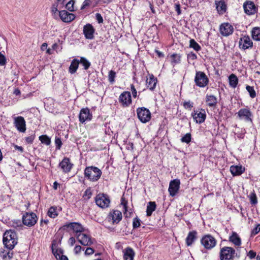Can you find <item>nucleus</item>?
<instances>
[{"label":"nucleus","instance_id":"c9c22d12","mask_svg":"<svg viewBox=\"0 0 260 260\" xmlns=\"http://www.w3.org/2000/svg\"><path fill=\"white\" fill-rule=\"evenodd\" d=\"M216 8L218 12L222 13L225 11L226 5L223 2H219L216 3Z\"/></svg>","mask_w":260,"mask_h":260},{"label":"nucleus","instance_id":"f3484780","mask_svg":"<svg viewBox=\"0 0 260 260\" xmlns=\"http://www.w3.org/2000/svg\"><path fill=\"white\" fill-rule=\"evenodd\" d=\"M92 114L88 108H82L79 114V121L83 123L86 121H90L92 119Z\"/></svg>","mask_w":260,"mask_h":260},{"label":"nucleus","instance_id":"a878e982","mask_svg":"<svg viewBox=\"0 0 260 260\" xmlns=\"http://www.w3.org/2000/svg\"><path fill=\"white\" fill-rule=\"evenodd\" d=\"M197 232L192 231L189 232L186 238V243L187 246H190L197 239Z\"/></svg>","mask_w":260,"mask_h":260},{"label":"nucleus","instance_id":"423d86ee","mask_svg":"<svg viewBox=\"0 0 260 260\" xmlns=\"http://www.w3.org/2000/svg\"><path fill=\"white\" fill-rule=\"evenodd\" d=\"M137 113L139 120L143 123H146L151 119L150 112L145 107L138 108Z\"/></svg>","mask_w":260,"mask_h":260},{"label":"nucleus","instance_id":"ddd939ff","mask_svg":"<svg viewBox=\"0 0 260 260\" xmlns=\"http://www.w3.org/2000/svg\"><path fill=\"white\" fill-rule=\"evenodd\" d=\"M77 239L82 245L84 246H90L94 243V241L89 235L84 233L78 235Z\"/></svg>","mask_w":260,"mask_h":260},{"label":"nucleus","instance_id":"5701e85b","mask_svg":"<svg viewBox=\"0 0 260 260\" xmlns=\"http://www.w3.org/2000/svg\"><path fill=\"white\" fill-rule=\"evenodd\" d=\"M245 13L248 15H252L256 12V7L252 2H247L243 5Z\"/></svg>","mask_w":260,"mask_h":260},{"label":"nucleus","instance_id":"e433bc0d","mask_svg":"<svg viewBox=\"0 0 260 260\" xmlns=\"http://www.w3.org/2000/svg\"><path fill=\"white\" fill-rule=\"evenodd\" d=\"M47 214L49 217L51 218H55L56 217L58 214L56 208L54 207H50L48 211Z\"/></svg>","mask_w":260,"mask_h":260},{"label":"nucleus","instance_id":"c03bdc74","mask_svg":"<svg viewBox=\"0 0 260 260\" xmlns=\"http://www.w3.org/2000/svg\"><path fill=\"white\" fill-rule=\"evenodd\" d=\"M246 88L251 98H254L256 96V93L253 87L247 85Z\"/></svg>","mask_w":260,"mask_h":260},{"label":"nucleus","instance_id":"4c0bfd02","mask_svg":"<svg viewBox=\"0 0 260 260\" xmlns=\"http://www.w3.org/2000/svg\"><path fill=\"white\" fill-rule=\"evenodd\" d=\"M189 46L197 51H198L201 49L200 46L193 39H191L190 40Z\"/></svg>","mask_w":260,"mask_h":260},{"label":"nucleus","instance_id":"a19ab883","mask_svg":"<svg viewBox=\"0 0 260 260\" xmlns=\"http://www.w3.org/2000/svg\"><path fill=\"white\" fill-rule=\"evenodd\" d=\"M11 226L17 229H21L23 226L20 220H14L11 221Z\"/></svg>","mask_w":260,"mask_h":260},{"label":"nucleus","instance_id":"bf43d9fd","mask_svg":"<svg viewBox=\"0 0 260 260\" xmlns=\"http://www.w3.org/2000/svg\"><path fill=\"white\" fill-rule=\"evenodd\" d=\"M247 256L250 258L252 259L256 256V252L253 250H250L247 253Z\"/></svg>","mask_w":260,"mask_h":260},{"label":"nucleus","instance_id":"4be33fe9","mask_svg":"<svg viewBox=\"0 0 260 260\" xmlns=\"http://www.w3.org/2000/svg\"><path fill=\"white\" fill-rule=\"evenodd\" d=\"M94 29L90 24H86L83 27V33L87 39H92L94 37Z\"/></svg>","mask_w":260,"mask_h":260},{"label":"nucleus","instance_id":"49530a36","mask_svg":"<svg viewBox=\"0 0 260 260\" xmlns=\"http://www.w3.org/2000/svg\"><path fill=\"white\" fill-rule=\"evenodd\" d=\"M74 4L75 1L74 0H71L66 4V8L68 10L71 12L74 11Z\"/></svg>","mask_w":260,"mask_h":260},{"label":"nucleus","instance_id":"f8f14e48","mask_svg":"<svg viewBox=\"0 0 260 260\" xmlns=\"http://www.w3.org/2000/svg\"><path fill=\"white\" fill-rule=\"evenodd\" d=\"M14 124L17 129L21 133L26 131V124L24 118L22 116L14 117Z\"/></svg>","mask_w":260,"mask_h":260},{"label":"nucleus","instance_id":"4d7b16f0","mask_svg":"<svg viewBox=\"0 0 260 260\" xmlns=\"http://www.w3.org/2000/svg\"><path fill=\"white\" fill-rule=\"evenodd\" d=\"M6 63V57L3 55L1 53H0V65L4 66Z\"/></svg>","mask_w":260,"mask_h":260},{"label":"nucleus","instance_id":"b1692460","mask_svg":"<svg viewBox=\"0 0 260 260\" xmlns=\"http://www.w3.org/2000/svg\"><path fill=\"white\" fill-rule=\"evenodd\" d=\"M135 252L131 247H127L123 250L124 260H134Z\"/></svg>","mask_w":260,"mask_h":260},{"label":"nucleus","instance_id":"09e8293b","mask_svg":"<svg viewBox=\"0 0 260 260\" xmlns=\"http://www.w3.org/2000/svg\"><path fill=\"white\" fill-rule=\"evenodd\" d=\"M249 198H250V203L254 205L257 203V201L256 196L254 192H253L250 194Z\"/></svg>","mask_w":260,"mask_h":260},{"label":"nucleus","instance_id":"a211bd4d","mask_svg":"<svg viewBox=\"0 0 260 260\" xmlns=\"http://www.w3.org/2000/svg\"><path fill=\"white\" fill-rule=\"evenodd\" d=\"M73 166V164L70 162V159L67 157H64L59 164V167L65 173L70 172Z\"/></svg>","mask_w":260,"mask_h":260},{"label":"nucleus","instance_id":"de8ad7c7","mask_svg":"<svg viewBox=\"0 0 260 260\" xmlns=\"http://www.w3.org/2000/svg\"><path fill=\"white\" fill-rule=\"evenodd\" d=\"M92 196V191L90 188H88L85 191L84 193L83 194V198L84 200H89Z\"/></svg>","mask_w":260,"mask_h":260},{"label":"nucleus","instance_id":"6e6d98bb","mask_svg":"<svg viewBox=\"0 0 260 260\" xmlns=\"http://www.w3.org/2000/svg\"><path fill=\"white\" fill-rule=\"evenodd\" d=\"M131 91H132L133 97L136 98L137 96V91L133 84H132L131 85Z\"/></svg>","mask_w":260,"mask_h":260},{"label":"nucleus","instance_id":"bb28decb","mask_svg":"<svg viewBox=\"0 0 260 260\" xmlns=\"http://www.w3.org/2000/svg\"><path fill=\"white\" fill-rule=\"evenodd\" d=\"M157 80L153 75L150 76L146 80V85L147 87L151 90H153L156 85Z\"/></svg>","mask_w":260,"mask_h":260},{"label":"nucleus","instance_id":"c756f323","mask_svg":"<svg viewBox=\"0 0 260 260\" xmlns=\"http://www.w3.org/2000/svg\"><path fill=\"white\" fill-rule=\"evenodd\" d=\"M79 63V60H78L77 59H73L69 67L70 73H71V74L75 73L78 68Z\"/></svg>","mask_w":260,"mask_h":260},{"label":"nucleus","instance_id":"f03ea898","mask_svg":"<svg viewBox=\"0 0 260 260\" xmlns=\"http://www.w3.org/2000/svg\"><path fill=\"white\" fill-rule=\"evenodd\" d=\"M85 176L91 181H98L101 176L102 171L95 167H87L84 171Z\"/></svg>","mask_w":260,"mask_h":260},{"label":"nucleus","instance_id":"0e129e2a","mask_svg":"<svg viewBox=\"0 0 260 260\" xmlns=\"http://www.w3.org/2000/svg\"><path fill=\"white\" fill-rule=\"evenodd\" d=\"M81 250H82L81 246L80 245H78V246H75V247L74 248V251L76 254H78L81 252Z\"/></svg>","mask_w":260,"mask_h":260},{"label":"nucleus","instance_id":"473e14b6","mask_svg":"<svg viewBox=\"0 0 260 260\" xmlns=\"http://www.w3.org/2000/svg\"><path fill=\"white\" fill-rule=\"evenodd\" d=\"M251 35L253 40L260 41V28L254 27L251 31Z\"/></svg>","mask_w":260,"mask_h":260},{"label":"nucleus","instance_id":"1a4fd4ad","mask_svg":"<svg viewBox=\"0 0 260 260\" xmlns=\"http://www.w3.org/2000/svg\"><path fill=\"white\" fill-rule=\"evenodd\" d=\"M67 228H70L76 233V237L79 234H81L83 233L85 230L82 225L78 222H71L67 223L63 225L62 227L63 230H66Z\"/></svg>","mask_w":260,"mask_h":260},{"label":"nucleus","instance_id":"79ce46f5","mask_svg":"<svg viewBox=\"0 0 260 260\" xmlns=\"http://www.w3.org/2000/svg\"><path fill=\"white\" fill-rule=\"evenodd\" d=\"M116 77V72L113 70H110L108 74V80L111 84H113L115 81V78Z\"/></svg>","mask_w":260,"mask_h":260},{"label":"nucleus","instance_id":"69168bd1","mask_svg":"<svg viewBox=\"0 0 260 260\" xmlns=\"http://www.w3.org/2000/svg\"><path fill=\"white\" fill-rule=\"evenodd\" d=\"M90 0H85L83 2V5L81 7V9H84L86 7L90 5Z\"/></svg>","mask_w":260,"mask_h":260},{"label":"nucleus","instance_id":"cd10ccee","mask_svg":"<svg viewBox=\"0 0 260 260\" xmlns=\"http://www.w3.org/2000/svg\"><path fill=\"white\" fill-rule=\"evenodd\" d=\"M229 241L235 246H239L241 244V239L235 232H233L232 235L229 238Z\"/></svg>","mask_w":260,"mask_h":260},{"label":"nucleus","instance_id":"f704fd0d","mask_svg":"<svg viewBox=\"0 0 260 260\" xmlns=\"http://www.w3.org/2000/svg\"><path fill=\"white\" fill-rule=\"evenodd\" d=\"M63 6L60 5V3L56 2L52 5L51 7V13L53 15H55L58 11V8L61 9Z\"/></svg>","mask_w":260,"mask_h":260},{"label":"nucleus","instance_id":"ea45409f","mask_svg":"<svg viewBox=\"0 0 260 260\" xmlns=\"http://www.w3.org/2000/svg\"><path fill=\"white\" fill-rule=\"evenodd\" d=\"M39 140L42 143H44L47 145H50L51 141L50 138L46 135H42L39 137Z\"/></svg>","mask_w":260,"mask_h":260},{"label":"nucleus","instance_id":"052dcab7","mask_svg":"<svg viewBox=\"0 0 260 260\" xmlns=\"http://www.w3.org/2000/svg\"><path fill=\"white\" fill-rule=\"evenodd\" d=\"M175 9L178 15L181 14L180 5L179 3L175 4Z\"/></svg>","mask_w":260,"mask_h":260},{"label":"nucleus","instance_id":"e2e57ef3","mask_svg":"<svg viewBox=\"0 0 260 260\" xmlns=\"http://www.w3.org/2000/svg\"><path fill=\"white\" fill-rule=\"evenodd\" d=\"M95 17L98 22L99 23H102L103 22V17L100 13H96L95 15Z\"/></svg>","mask_w":260,"mask_h":260},{"label":"nucleus","instance_id":"6ab92c4d","mask_svg":"<svg viewBox=\"0 0 260 260\" xmlns=\"http://www.w3.org/2000/svg\"><path fill=\"white\" fill-rule=\"evenodd\" d=\"M59 16L62 21L69 23L74 20L75 16L72 13H70L66 10L59 11Z\"/></svg>","mask_w":260,"mask_h":260},{"label":"nucleus","instance_id":"412c9836","mask_svg":"<svg viewBox=\"0 0 260 260\" xmlns=\"http://www.w3.org/2000/svg\"><path fill=\"white\" fill-rule=\"evenodd\" d=\"M233 27L228 23L222 24L220 26V32L224 36H228L233 32Z\"/></svg>","mask_w":260,"mask_h":260},{"label":"nucleus","instance_id":"3c124183","mask_svg":"<svg viewBox=\"0 0 260 260\" xmlns=\"http://www.w3.org/2000/svg\"><path fill=\"white\" fill-rule=\"evenodd\" d=\"M141 225L140 220L138 218L136 217L133 219V226L134 229L138 228Z\"/></svg>","mask_w":260,"mask_h":260},{"label":"nucleus","instance_id":"9b49d317","mask_svg":"<svg viewBox=\"0 0 260 260\" xmlns=\"http://www.w3.org/2000/svg\"><path fill=\"white\" fill-rule=\"evenodd\" d=\"M240 119H243L247 122H252V114L248 108L241 109L237 113Z\"/></svg>","mask_w":260,"mask_h":260},{"label":"nucleus","instance_id":"5fc2aeb1","mask_svg":"<svg viewBox=\"0 0 260 260\" xmlns=\"http://www.w3.org/2000/svg\"><path fill=\"white\" fill-rule=\"evenodd\" d=\"M260 232V224H257L251 231V234L255 235Z\"/></svg>","mask_w":260,"mask_h":260},{"label":"nucleus","instance_id":"2eb2a0df","mask_svg":"<svg viewBox=\"0 0 260 260\" xmlns=\"http://www.w3.org/2000/svg\"><path fill=\"white\" fill-rule=\"evenodd\" d=\"M108 218L113 224H117L122 219L121 212L118 210H112L109 213Z\"/></svg>","mask_w":260,"mask_h":260},{"label":"nucleus","instance_id":"7c9ffc66","mask_svg":"<svg viewBox=\"0 0 260 260\" xmlns=\"http://www.w3.org/2000/svg\"><path fill=\"white\" fill-rule=\"evenodd\" d=\"M156 204L154 202H150L148 203L147 207V216H150L152 215V212L155 211L156 209Z\"/></svg>","mask_w":260,"mask_h":260},{"label":"nucleus","instance_id":"8fccbe9b","mask_svg":"<svg viewBox=\"0 0 260 260\" xmlns=\"http://www.w3.org/2000/svg\"><path fill=\"white\" fill-rule=\"evenodd\" d=\"M172 62L174 63H178L180 62V56L177 54H173L171 55Z\"/></svg>","mask_w":260,"mask_h":260},{"label":"nucleus","instance_id":"f257e3e1","mask_svg":"<svg viewBox=\"0 0 260 260\" xmlns=\"http://www.w3.org/2000/svg\"><path fill=\"white\" fill-rule=\"evenodd\" d=\"M3 243L8 249H13L17 243L16 233L11 230L7 231L3 236Z\"/></svg>","mask_w":260,"mask_h":260},{"label":"nucleus","instance_id":"13d9d810","mask_svg":"<svg viewBox=\"0 0 260 260\" xmlns=\"http://www.w3.org/2000/svg\"><path fill=\"white\" fill-rule=\"evenodd\" d=\"M34 139H35V136L31 135L30 136L26 137L25 138V141L27 143L31 144L34 141Z\"/></svg>","mask_w":260,"mask_h":260},{"label":"nucleus","instance_id":"2f4dec72","mask_svg":"<svg viewBox=\"0 0 260 260\" xmlns=\"http://www.w3.org/2000/svg\"><path fill=\"white\" fill-rule=\"evenodd\" d=\"M229 80L230 85L235 88L237 86L238 82V79L237 76L232 74L229 76Z\"/></svg>","mask_w":260,"mask_h":260},{"label":"nucleus","instance_id":"864d4df0","mask_svg":"<svg viewBox=\"0 0 260 260\" xmlns=\"http://www.w3.org/2000/svg\"><path fill=\"white\" fill-rule=\"evenodd\" d=\"M55 143L56 149H60L62 145V142L60 138H56L55 140Z\"/></svg>","mask_w":260,"mask_h":260},{"label":"nucleus","instance_id":"39448f33","mask_svg":"<svg viewBox=\"0 0 260 260\" xmlns=\"http://www.w3.org/2000/svg\"><path fill=\"white\" fill-rule=\"evenodd\" d=\"M201 243L206 249H211L216 245V240L214 237L208 234L202 238Z\"/></svg>","mask_w":260,"mask_h":260},{"label":"nucleus","instance_id":"4468645a","mask_svg":"<svg viewBox=\"0 0 260 260\" xmlns=\"http://www.w3.org/2000/svg\"><path fill=\"white\" fill-rule=\"evenodd\" d=\"M180 181L179 179H174L170 181L168 191L170 195L174 197L177 193L180 188Z\"/></svg>","mask_w":260,"mask_h":260},{"label":"nucleus","instance_id":"774afa93","mask_svg":"<svg viewBox=\"0 0 260 260\" xmlns=\"http://www.w3.org/2000/svg\"><path fill=\"white\" fill-rule=\"evenodd\" d=\"M14 148L16 150H17L20 151L21 152H23V148L21 146H19L18 145H14Z\"/></svg>","mask_w":260,"mask_h":260},{"label":"nucleus","instance_id":"a18cd8bd","mask_svg":"<svg viewBox=\"0 0 260 260\" xmlns=\"http://www.w3.org/2000/svg\"><path fill=\"white\" fill-rule=\"evenodd\" d=\"M127 202L125 200L124 198H122L121 199V205L122 206V208L124 210V214L127 216Z\"/></svg>","mask_w":260,"mask_h":260},{"label":"nucleus","instance_id":"72a5a7b5","mask_svg":"<svg viewBox=\"0 0 260 260\" xmlns=\"http://www.w3.org/2000/svg\"><path fill=\"white\" fill-rule=\"evenodd\" d=\"M1 256L4 259H11L13 256V253L11 251H6L4 250L0 253Z\"/></svg>","mask_w":260,"mask_h":260},{"label":"nucleus","instance_id":"58836bf2","mask_svg":"<svg viewBox=\"0 0 260 260\" xmlns=\"http://www.w3.org/2000/svg\"><path fill=\"white\" fill-rule=\"evenodd\" d=\"M79 63L82 64L85 70H87L90 66V62L84 57H81L80 58Z\"/></svg>","mask_w":260,"mask_h":260},{"label":"nucleus","instance_id":"603ef678","mask_svg":"<svg viewBox=\"0 0 260 260\" xmlns=\"http://www.w3.org/2000/svg\"><path fill=\"white\" fill-rule=\"evenodd\" d=\"M183 107L186 109H188L190 110L191 108L193 107V103L190 101H185L183 103Z\"/></svg>","mask_w":260,"mask_h":260},{"label":"nucleus","instance_id":"0eeeda50","mask_svg":"<svg viewBox=\"0 0 260 260\" xmlns=\"http://www.w3.org/2000/svg\"><path fill=\"white\" fill-rule=\"evenodd\" d=\"M96 204L102 208H105L109 207L110 200L109 197L104 194H99L95 198Z\"/></svg>","mask_w":260,"mask_h":260},{"label":"nucleus","instance_id":"393cba45","mask_svg":"<svg viewBox=\"0 0 260 260\" xmlns=\"http://www.w3.org/2000/svg\"><path fill=\"white\" fill-rule=\"evenodd\" d=\"M206 103L210 107H215L217 103V98L213 95L207 94L206 96Z\"/></svg>","mask_w":260,"mask_h":260},{"label":"nucleus","instance_id":"338daca9","mask_svg":"<svg viewBox=\"0 0 260 260\" xmlns=\"http://www.w3.org/2000/svg\"><path fill=\"white\" fill-rule=\"evenodd\" d=\"M69 242L70 244H71V245L73 246L76 242L75 238L74 237H71L69 239Z\"/></svg>","mask_w":260,"mask_h":260},{"label":"nucleus","instance_id":"c85d7f7f","mask_svg":"<svg viewBox=\"0 0 260 260\" xmlns=\"http://www.w3.org/2000/svg\"><path fill=\"white\" fill-rule=\"evenodd\" d=\"M230 171L234 176L240 175L244 171V168L242 166H232L230 167Z\"/></svg>","mask_w":260,"mask_h":260},{"label":"nucleus","instance_id":"dca6fc26","mask_svg":"<svg viewBox=\"0 0 260 260\" xmlns=\"http://www.w3.org/2000/svg\"><path fill=\"white\" fill-rule=\"evenodd\" d=\"M119 101L123 107H128L132 103L131 95L128 91H124L119 96Z\"/></svg>","mask_w":260,"mask_h":260},{"label":"nucleus","instance_id":"20e7f679","mask_svg":"<svg viewBox=\"0 0 260 260\" xmlns=\"http://www.w3.org/2000/svg\"><path fill=\"white\" fill-rule=\"evenodd\" d=\"M22 220L24 225L31 227L37 223L38 218L34 212H25L22 216Z\"/></svg>","mask_w":260,"mask_h":260},{"label":"nucleus","instance_id":"7ed1b4c3","mask_svg":"<svg viewBox=\"0 0 260 260\" xmlns=\"http://www.w3.org/2000/svg\"><path fill=\"white\" fill-rule=\"evenodd\" d=\"M194 83L197 86L204 88L208 85L209 79L203 72L198 71L196 73Z\"/></svg>","mask_w":260,"mask_h":260},{"label":"nucleus","instance_id":"9d476101","mask_svg":"<svg viewBox=\"0 0 260 260\" xmlns=\"http://www.w3.org/2000/svg\"><path fill=\"white\" fill-rule=\"evenodd\" d=\"M194 120L198 123H202L204 122L206 118V114L204 109H199L194 111L192 114Z\"/></svg>","mask_w":260,"mask_h":260},{"label":"nucleus","instance_id":"6e6552de","mask_svg":"<svg viewBox=\"0 0 260 260\" xmlns=\"http://www.w3.org/2000/svg\"><path fill=\"white\" fill-rule=\"evenodd\" d=\"M235 254V250L230 247H224L220 250L221 260H230L233 258Z\"/></svg>","mask_w":260,"mask_h":260},{"label":"nucleus","instance_id":"37998d69","mask_svg":"<svg viewBox=\"0 0 260 260\" xmlns=\"http://www.w3.org/2000/svg\"><path fill=\"white\" fill-rule=\"evenodd\" d=\"M191 136L190 133H187L181 139V141L183 143H189L191 141Z\"/></svg>","mask_w":260,"mask_h":260},{"label":"nucleus","instance_id":"aec40b11","mask_svg":"<svg viewBox=\"0 0 260 260\" xmlns=\"http://www.w3.org/2000/svg\"><path fill=\"white\" fill-rule=\"evenodd\" d=\"M253 43L248 36H244L239 41V47L240 48L245 50L251 48Z\"/></svg>","mask_w":260,"mask_h":260},{"label":"nucleus","instance_id":"680f3d73","mask_svg":"<svg viewBox=\"0 0 260 260\" xmlns=\"http://www.w3.org/2000/svg\"><path fill=\"white\" fill-rule=\"evenodd\" d=\"M93 252H94V250L92 248L88 247L85 251V254L89 255L93 254Z\"/></svg>","mask_w":260,"mask_h":260}]
</instances>
